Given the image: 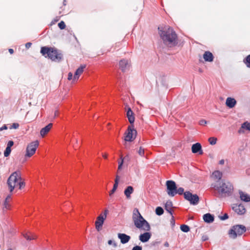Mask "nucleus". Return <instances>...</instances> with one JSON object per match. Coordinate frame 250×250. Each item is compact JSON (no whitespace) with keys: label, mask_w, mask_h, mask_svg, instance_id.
<instances>
[{"label":"nucleus","mask_w":250,"mask_h":250,"mask_svg":"<svg viewBox=\"0 0 250 250\" xmlns=\"http://www.w3.org/2000/svg\"><path fill=\"white\" fill-rule=\"evenodd\" d=\"M20 178V174L17 171L13 173L10 176L7 181V184L9 187L10 192H12L14 188L18 187Z\"/></svg>","instance_id":"nucleus-6"},{"label":"nucleus","mask_w":250,"mask_h":250,"mask_svg":"<svg viewBox=\"0 0 250 250\" xmlns=\"http://www.w3.org/2000/svg\"><path fill=\"white\" fill-rule=\"evenodd\" d=\"M120 69L124 72L128 71L131 67V62L129 60L123 59L119 62Z\"/></svg>","instance_id":"nucleus-11"},{"label":"nucleus","mask_w":250,"mask_h":250,"mask_svg":"<svg viewBox=\"0 0 250 250\" xmlns=\"http://www.w3.org/2000/svg\"><path fill=\"white\" fill-rule=\"evenodd\" d=\"M224 163H225V161L224 160H221L220 161H219V164L220 165H223L224 164Z\"/></svg>","instance_id":"nucleus-53"},{"label":"nucleus","mask_w":250,"mask_h":250,"mask_svg":"<svg viewBox=\"0 0 250 250\" xmlns=\"http://www.w3.org/2000/svg\"><path fill=\"white\" fill-rule=\"evenodd\" d=\"M31 45H32V43L27 42L25 44V47L27 49H28L29 48H30L31 47Z\"/></svg>","instance_id":"nucleus-48"},{"label":"nucleus","mask_w":250,"mask_h":250,"mask_svg":"<svg viewBox=\"0 0 250 250\" xmlns=\"http://www.w3.org/2000/svg\"><path fill=\"white\" fill-rule=\"evenodd\" d=\"M211 189L216 197L219 198H225L232 195L233 186L228 181H216L211 185Z\"/></svg>","instance_id":"nucleus-1"},{"label":"nucleus","mask_w":250,"mask_h":250,"mask_svg":"<svg viewBox=\"0 0 250 250\" xmlns=\"http://www.w3.org/2000/svg\"><path fill=\"white\" fill-rule=\"evenodd\" d=\"M239 194L240 198L242 200L245 202L250 201V196H249L248 194H246L242 191H240Z\"/></svg>","instance_id":"nucleus-27"},{"label":"nucleus","mask_w":250,"mask_h":250,"mask_svg":"<svg viewBox=\"0 0 250 250\" xmlns=\"http://www.w3.org/2000/svg\"><path fill=\"white\" fill-rule=\"evenodd\" d=\"M39 145L38 141H35L30 143L26 147V157H31L36 152V150Z\"/></svg>","instance_id":"nucleus-7"},{"label":"nucleus","mask_w":250,"mask_h":250,"mask_svg":"<svg viewBox=\"0 0 250 250\" xmlns=\"http://www.w3.org/2000/svg\"><path fill=\"white\" fill-rule=\"evenodd\" d=\"M176 194H179V195H182L183 193L184 194V189L183 188H179L178 189H176Z\"/></svg>","instance_id":"nucleus-37"},{"label":"nucleus","mask_w":250,"mask_h":250,"mask_svg":"<svg viewBox=\"0 0 250 250\" xmlns=\"http://www.w3.org/2000/svg\"><path fill=\"white\" fill-rule=\"evenodd\" d=\"M243 62L246 66L250 68V54L244 59Z\"/></svg>","instance_id":"nucleus-29"},{"label":"nucleus","mask_w":250,"mask_h":250,"mask_svg":"<svg viewBox=\"0 0 250 250\" xmlns=\"http://www.w3.org/2000/svg\"><path fill=\"white\" fill-rule=\"evenodd\" d=\"M159 30V34L164 43L169 47L176 46L178 43V37L177 34L173 29L169 26L165 27Z\"/></svg>","instance_id":"nucleus-2"},{"label":"nucleus","mask_w":250,"mask_h":250,"mask_svg":"<svg viewBox=\"0 0 250 250\" xmlns=\"http://www.w3.org/2000/svg\"><path fill=\"white\" fill-rule=\"evenodd\" d=\"M73 77L74 76H73V73L71 72H69L68 74V80H73Z\"/></svg>","instance_id":"nucleus-43"},{"label":"nucleus","mask_w":250,"mask_h":250,"mask_svg":"<svg viewBox=\"0 0 250 250\" xmlns=\"http://www.w3.org/2000/svg\"><path fill=\"white\" fill-rule=\"evenodd\" d=\"M246 231V228L242 225H236L232 226L229 230L228 234L229 237L232 239H235L238 236L242 235Z\"/></svg>","instance_id":"nucleus-5"},{"label":"nucleus","mask_w":250,"mask_h":250,"mask_svg":"<svg viewBox=\"0 0 250 250\" xmlns=\"http://www.w3.org/2000/svg\"><path fill=\"white\" fill-rule=\"evenodd\" d=\"M232 209L239 215L244 214L246 212V209L242 204H235L233 205Z\"/></svg>","instance_id":"nucleus-13"},{"label":"nucleus","mask_w":250,"mask_h":250,"mask_svg":"<svg viewBox=\"0 0 250 250\" xmlns=\"http://www.w3.org/2000/svg\"><path fill=\"white\" fill-rule=\"evenodd\" d=\"M14 143L12 141H9L8 142L7 147H9V148H11V147L13 146Z\"/></svg>","instance_id":"nucleus-42"},{"label":"nucleus","mask_w":250,"mask_h":250,"mask_svg":"<svg viewBox=\"0 0 250 250\" xmlns=\"http://www.w3.org/2000/svg\"><path fill=\"white\" fill-rule=\"evenodd\" d=\"M207 124V121L205 120H201L199 121V124L201 125H205Z\"/></svg>","instance_id":"nucleus-44"},{"label":"nucleus","mask_w":250,"mask_h":250,"mask_svg":"<svg viewBox=\"0 0 250 250\" xmlns=\"http://www.w3.org/2000/svg\"><path fill=\"white\" fill-rule=\"evenodd\" d=\"M108 244L110 245H111L112 244V241L111 240H109L108 241Z\"/></svg>","instance_id":"nucleus-57"},{"label":"nucleus","mask_w":250,"mask_h":250,"mask_svg":"<svg viewBox=\"0 0 250 250\" xmlns=\"http://www.w3.org/2000/svg\"><path fill=\"white\" fill-rule=\"evenodd\" d=\"M207 240H208V236H207L206 235H204L202 236V241H206Z\"/></svg>","instance_id":"nucleus-47"},{"label":"nucleus","mask_w":250,"mask_h":250,"mask_svg":"<svg viewBox=\"0 0 250 250\" xmlns=\"http://www.w3.org/2000/svg\"><path fill=\"white\" fill-rule=\"evenodd\" d=\"M229 218L228 214L225 213L223 216L220 217V219L222 220H225Z\"/></svg>","instance_id":"nucleus-41"},{"label":"nucleus","mask_w":250,"mask_h":250,"mask_svg":"<svg viewBox=\"0 0 250 250\" xmlns=\"http://www.w3.org/2000/svg\"><path fill=\"white\" fill-rule=\"evenodd\" d=\"M241 127L250 131V123L247 122L244 123L242 125Z\"/></svg>","instance_id":"nucleus-32"},{"label":"nucleus","mask_w":250,"mask_h":250,"mask_svg":"<svg viewBox=\"0 0 250 250\" xmlns=\"http://www.w3.org/2000/svg\"><path fill=\"white\" fill-rule=\"evenodd\" d=\"M11 200V195H8L3 204V210L4 211L6 210L9 209L10 208V202Z\"/></svg>","instance_id":"nucleus-19"},{"label":"nucleus","mask_w":250,"mask_h":250,"mask_svg":"<svg viewBox=\"0 0 250 250\" xmlns=\"http://www.w3.org/2000/svg\"><path fill=\"white\" fill-rule=\"evenodd\" d=\"M117 187H118V186H117V184H114V185H113V187L112 189L109 192V195L110 196H111V195L113 194L115 192V191H116V190L117 188Z\"/></svg>","instance_id":"nucleus-38"},{"label":"nucleus","mask_w":250,"mask_h":250,"mask_svg":"<svg viewBox=\"0 0 250 250\" xmlns=\"http://www.w3.org/2000/svg\"><path fill=\"white\" fill-rule=\"evenodd\" d=\"M184 198L189 201L191 204L196 205L198 204L199 198L197 195L192 194L189 191H186L184 193Z\"/></svg>","instance_id":"nucleus-10"},{"label":"nucleus","mask_w":250,"mask_h":250,"mask_svg":"<svg viewBox=\"0 0 250 250\" xmlns=\"http://www.w3.org/2000/svg\"><path fill=\"white\" fill-rule=\"evenodd\" d=\"M166 186L168 195L171 197L174 196L176 194L177 189L175 182L171 180L167 181Z\"/></svg>","instance_id":"nucleus-9"},{"label":"nucleus","mask_w":250,"mask_h":250,"mask_svg":"<svg viewBox=\"0 0 250 250\" xmlns=\"http://www.w3.org/2000/svg\"><path fill=\"white\" fill-rule=\"evenodd\" d=\"M121 162H119V166H118V169H121L122 168V165L123 164V163H124V159L123 158V156H121Z\"/></svg>","instance_id":"nucleus-40"},{"label":"nucleus","mask_w":250,"mask_h":250,"mask_svg":"<svg viewBox=\"0 0 250 250\" xmlns=\"http://www.w3.org/2000/svg\"><path fill=\"white\" fill-rule=\"evenodd\" d=\"M108 212V210L107 209H105L104 210V213H101L97 217V220L95 222V228L98 231H100L102 229L103 225L104 220L106 218Z\"/></svg>","instance_id":"nucleus-8"},{"label":"nucleus","mask_w":250,"mask_h":250,"mask_svg":"<svg viewBox=\"0 0 250 250\" xmlns=\"http://www.w3.org/2000/svg\"><path fill=\"white\" fill-rule=\"evenodd\" d=\"M164 245L166 247H168L169 246V243H168V242H166L164 243Z\"/></svg>","instance_id":"nucleus-52"},{"label":"nucleus","mask_w":250,"mask_h":250,"mask_svg":"<svg viewBox=\"0 0 250 250\" xmlns=\"http://www.w3.org/2000/svg\"><path fill=\"white\" fill-rule=\"evenodd\" d=\"M24 186H25V183L23 181H22V179L21 178L17 188L19 189H21L22 188H23Z\"/></svg>","instance_id":"nucleus-34"},{"label":"nucleus","mask_w":250,"mask_h":250,"mask_svg":"<svg viewBox=\"0 0 250 250\" xmlns=\"http://www.w3.org/2000/svg\"><path fill=\"white\" fill-rule=\"evenodd\" d=\"M192 152L193 153H197L199 152L200 154L203 153V150H202L201 145L199 143H196L193 144L191 147Z\"/></svg>","instance_id":"nucleus-14"},{"label":"nucleus","mask_w":250,"mask_h":250,"mask_svg":"<svg viewBox=\"0 0 250 250\" xmlns=\"http://www.w3.org/2000/svg\"><path fill=\"white\" fill-rule=\"evenodd\" d=\"M19 127V125L18 123H14L12 125V128L17 129Z\"/></svg>","instance_id":"nucleus-46"},{"label":"nucleus","mask_w":250,"mask_h":250,"mask_svg":"<svg viewBox=\"0 0 250 250\" xmlns=\"http://www.w3.org/2000/svg\"><path fill=\"white\" fill-rule=\"evenodd\" d=\"M156 214L158 215H161L164 213V210L162 208L158 207L155 210Z\"/></svg>","instance_id":"nucleus-31"},{"label":"nucleus","mask_w":250,"mask_h":250,"mask_svg":"<svg viewBox=\"0 0 250 250\" xmlns=\"http://www.w3.org/2000/svg\"><path fill=\"white\" fill-rule=\"evenodd\" d=\"M103 157L104 158V159H106L107 158V154H103Z\"/></svg>","instance_id":"nucleus-56"},{"label":"nucleus","mask_w":250,"mask_h":250,"mask_svg":"<svg viewBox=\"0 0 250 250\" xmlns=\"http://www.w3.org/2000/svg\"><path fill=\"white\" fill-rule=\"evenodd\" d=\"M204 221L208 223H212L214 221V217L210 213H206L203 216Z\"/></svg>","instance_id":"nucleus-24"},{"label":"nucleus","mask_w":250,"mask_h":250,"mask_svg":"<svg viewBox=\"0 0 250 250\" xmlns=\"http://www.w3.org/2000/svg\"><path fill=\"white\" fill-rule=\"evenodd\" d=\"M7 250H12V249H8Z\"/></svg>","instance_id":"nucleus-58"},{"label":"nucleus","mask_w":250,"mask_h":250,"mask_svg":"<svg viewBox=\"0 0 250 250\" xmlns=\"http://www.w3.org/2000/svg\"><path fill=\"white\" fill-rule=\"evenodd\" d=\"M226 104L229 108H233L236 104V101L234 98L228 97L226 99Z\"/></svg>","instance_id":"nucleus-20"},{"label":"nucleus","mask_w":250,"mask_h":250,"mask_svg":"<svg viewBox=\"0 0 250 250\" xmlns=\"http://www.w3.org/2000/svg\"><path fill=\"white\" fill-rule=\"evenodd\" d=\"M217 138L215 137H210L208 138V142L209 144L211 145H214L216 144Z\"/></svg>","instance_id":"nucleus-33"},{"label":"nucleus","mask_w":250,"mask_h":250,"mask_svg":"<svg viewBox=\"0 0 250 250\" xmlns=\"http://www.w3.org/2000/svg\"><path fill=\"white\" fill-rule=\"evenodd\" d=\"M133 112L130 108H128L126 113V116L129 123L132 124L134 122L135 118L133 115Z\"/></svg>","instance_id":"nucleus-23"},{"label":"nucleus","mask_w":250,"mask_h":250,"mask_svg":"<svg viewBox=\"0 0 250 250\" xmlns=\"http://www.w3.org/2000/svg\"><path fill=\"white\" fill-rule=\"evenodd\" d=\"M171 216H172V218H171V224L172 225H174L175 224V221L174 219V217L172 215H171Z\"/></svg>","instance_id":"nucleus-50"},{"label":"nucleus","mask_w":250,"mask_h":250,"mask_svg":"<svg viewBox=\"0 0 250 250\" xmlns=\"http://www.w3.org/2000/svg\"><path fill=\"white\" fill-rule=\"evenodd\" d=\"M118 237L122 244L127 243L130 239V237L125 233H118Z\"/></svg>","instance_id":"nucleus-18"},{"label":"nucleus","mask_w":250,"mask_h":250,"mask_svg":"<svg viewBox=\"0 0 250 250\" xmlns=\"http://www.w3.org/2000/svg\"><path fill=\"white\" fill-rule=\"evenodd\" d=\"M172 202L171 201H167L165 204V209L171 215H172Z\"/></svg>","instance_id":"nucleus-26"},{"label":"nucleus","mask_w":250,"mask_h":250,"mask_svg":"<svg viewBox=\"0 0 250 250\" xmlns=\"http://www.w3.org/2000/svg\"><path fill=\"white\" fill-rule=\"evenodd\" d=\"M41 53L45 57H48L53 61L60 62L62 58V55L61 53L56 48L51 47H42Z\"/></svg>","instance_id":"nucleus-4"},{"label":"nucleus","mask_w":250,"mask_h":250,"mask_svg":"<svg viewBox=\"0 0 250 250\" xmlns=\"http://www.w3.org/2000/svg\"><path fill=\"white\" fill-rule=\"evenodd\" d=\"M7 128V127L6 125H4L3 126L0 128V131L3 130V129H6Z\"/></svg>","instance_id":"nucleus-51"},{"label":"nucleus","mask_w":250,"mask_h":250,"mask_svg":"<svg viewBox=\"0 0 250 250\" xmlns=\"http://www.w3.org/2000/svg\"><path fill=\"white\" fill-rule=\"evenodd\" d=\"M180 229H181V230L184 232H188L190 230L189 227L188 225H181Z\"/></svg>","instance_id":"nucleus-30"},{"label":"nucleus","mask_w":250,"mask_h":250,"mask_svg":"<svg viewBox=\"0 0 250 250\" xmlns=\"http://www.w3.org/2000/svg\"><path fill=\"white\" fill-rule=\"evenodd\" d=\"M85 66V65H82L76 70L73 77V81L75 82L78 80L80 75L83 72Z\"/></svg>","instance_id":"nucleus-15"},{"label":"nucleus","mask_w":250,"mask_h":250,"mask_svg":"<svg viewBox=\"0 0 250 250\" xmlns=\"http://www.w3.org/2000/svg\"><path fill=\"white\" fill-rule=\"evenodd\" d=\"M132 219L137 228L146 231L150 230L149 223L143 217L137 209L133 210Z\"/></svg>","instance_id":"nucleus-3"},{"label":"nucleus","mask_w":250,"mask_h":250,"mask_svg":"<svg viewBox=\"0 0 250 250\" xmlns=\"http://www.w3.org/2000/svg\"><path fill=\"white\" fill-rule=\"evenodd\" d=\"M119 180V177L118 176H117L116 179L115 180V183H114V184H116L117 186H118Z\"/></svg>","instance_id":"nucleus-49"},{"label":"nucleus","mask_w":250,"mask_h":250,"mask_svg":"<svg viewBox=\"0 0 250 250\" xmlns=\"http://www.w3.org/2000/svg\"><path fill=\"white\" fill-rule=\"evenodd\" d=\"M134 188L132 186L127 187L124 190V194L127 199L131 198V194L133 192Z\"/></svg>","instance_id":"nucleus-21"},{"label":"nucleus","mask_w":250,"mask_h":250,"mask_svg":"<svg viewBox=\"0 0 250 250\" xmlns=\"http://www.w3.org/2000/svg\"><path fill=\"white\" fill-rule=\"evenodd\" d=\"M151 236V234L150 232H146L144 233L143 234H141L139 236V240L145 243L147 242L149 239L150 238Z\"/></svg>","instance_id":"nucleus-16"},{"label":"nucleus","mask_w":250,"mask_h":250,"mask_svg":"<svg viewBox=\"0 0 250 250\" xmlns=\"http://www.w3.org/2000/svg\"><path fill=\"white\" fill-rule=\"evenodd\" d=\"M11 151V148H9V147H6L4 152V155L5 157H8Z\"/></svg>","instance_id":"nucleus-35"},{"label":"nucleus","mask_w":250,"mask_h":250,"mask_svg":"<svg viewBox=\"0 0 250 250\" xmlns=\"http://www.w3.org/2000/svg\"><path fill=\"white\" fill-rule=\"evenodd\" d=\"M212 177L214 180L220 181L222 177V173L219 170L215 171L212 173Z\"/></svg>","instance_id":"nucleus-25"},{"label":"nucleus","mask_w":250,"mask_h":250,"mask_svg":"<svg viewBox=\"0 0 250 250\" xmlns=\"http://www.w3.org/2000/svg\"><path fill=\"white\" fill-rule=\"evenodd\" d=\"M203 58L206 62H211L213 61V56L209 51H206L203 55Z\"/></svg>","instance_id":"nucleus-22"},{"label":"nucleus","mask_w":250,"mask_h":250,"mask_svg":"<svg viewBox=\"0 0 250 250\" xmlns=\"http://www.w3.org/2000/svg\"><path fill=\"white\" fill-rule=\"evenodd\" d=\"M58 26L61 29H63L65 27V24L63 21H61L59 23Z\"/></svg>","instance_id":"nucleus-39"},{"label":"nucleus","mask_w":250,"mask_h":250,"mask_svg":"<svg viewBox=\"0 0 250 250\" xmlns=\"http://www.w3.org/2000/svg\"><path fill=\"white\" fill-rule=\"evenodd\" d=\"M23 236L27 240L35 239L36 238V236L35 234H32L30 232L24 234Z\"/></svg>","instance_id":"nucleus-28"},{"label":"nucleus","mask_w":250,"mask_h":250,"mask_svg":"<svg viewBox=\"0 0 250 250\" xmlns=\"http://www.w3.org/2000/svg\"><path fill=\"white\" fill-rule=\"evenodd\" d=\"M9 53H10V54H13V52H14V50H13V49H9Z\"/></svg>","instance_id":"nucleus-54"},{"label":"nucleus","mask_w":250,"mask_h":250,"mask_svg":"<svg viewBox=\"0 0 250 250\" xmlns=\"http://www.w3.org/2000/svg\"><path fill=\"white\" fill-rule=\"evenodd\" d=\"M58 111L56 110V111H55V113H54V116H55V117H56V116H58Z\"/></svg>","instance_id":"nucleus-55"},{"label":"nucleus","mask_w":250,"mask_h":250,"mask_svg":"<svg viewBox=\"0 0 250 250\" xmlns=\"http://www.w3.org/2000/svg\"><path fill=\"white\" fill-rule=\"evenodd\" d=\"M53 124L52 123L49 124L48 125L45 126L44 127L42 128L40 131V134L42 137L45 136L50 130L52 127Z\"/></svg>","instance_id":"nucleus-17"},{"label":"nucleus","mask_w":250,"mask_h":250,"mask_svg":"<svg viewBox=\"0 0 250 250\" xmlns=\"http://www.w3.org/2000/svg\"><path fill=\"white\" fill-rule=\"evenodd\" d=\"M132 250H142V248L139 246H136L133 248Z\"/></svg>","instance_id":"nucleus-45"},{"label":"nucleus","mask_w":250,"mask_h":250,"mask_svg":"<svg viewBox=\"0 0 250 250\" xmlns=\"http://www.w3.org/2000/svg\"><path fill=\"white\" fill-rule=\"evenodd\" d=\"M134 133H136V131L134 129L133 126H129L127 129V131L125 133V141L131 142L135 138L134 137Z\"/></svg>","instance_id":"nucleus-12"},{"label":"nucleus","mask_w":250,"mask_h":250,"mask_svg":"<svg viewBox=\"0 0 250 250\" xmlns=\"http://www.w3.org/2000/svg\"><path fill=\"white\" fill-rule=\"evenodd\" d=\"M137 152L141 156H144L145 149L141 146L140 147L139 150L137 151Z\"/></svg>","instance_id":"nucleus-36"}]
</instances>
